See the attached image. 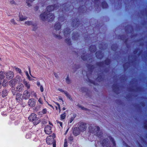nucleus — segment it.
I'll list each match as a JSON object with an SVG mask.
<instances>
[{
    "mask_svg": "<svg viewBox=\"0 0 147 147\" xmlns=\"http://www.w3.org/2000/svg\"><path fill=\"white\" fill-rule=\"evenodd\" d=\"M40 18L42 21H44L47 20L49 22H51L54 20L55 17L53 14L51 13H47V11H45L40 14Z\"/></svg>",
    "mask_w": 147,
    "mask_h": 147,
    "instance_id": "1",
    "label": "nucleus"
},
{
    "mask_svg": "<svg viewBox=\"0 0 147 147\" xmlns=\"http://www.w3.org/2000/svg\"><path fill=\"white\" fill-rule=\"evenodd\" d=\"M89 132L94 134L99 138H100L102 134V132L100 131V128L98 126H91L89 127Z\"/></svg>",
    "mask_w": 147,
    "mask_h": 147,
    "instance_id": "2",
    "label": "nucleus"
},
{
    "mask_svg": "<svg viewBox=\"0 0 147 147\" xmlns=\"http://www.w3.org/2000/svg\"><path fill=\"white\" fill-rule=\"evenodd\" d=\"M55 138V135L54 133L47 137L46 138L47 143L49 145L52 144L53 147H56V141L54 139Z\"/></svg>",
    "mask_w": 147,
    "mask_h": 147,
    "instance_id": "3",
    "label": "nucleus"
},
{
    "mask_svg": "<svg viewBox=\"0 0 147 147\" xmlns=\"http://www.w3.org/2000/svg\"><path fill=\"white\" fill-rule=\"evenodd\" d=\"M69 5V4H68L67 3H65L60 5V8L62 9L63 13H64L65 14V13H66V12L69 13L70 12V8L73 9V7H72L71 5Z\"/></svg>",
    "mask_w": 147,
    "mask_h": 147,
    "instance_id": "4",
    "label": "nucleus"
},
{
    "mask_svg": "<svg viewBox=\"0 0 147 147\" xmlns=\"http://www.w3.org/2000/svg\"><path fill=\"white\" fill-rule=\"evenodd\" d=\"M28 119L30 121L32 122L35 125H37L40 122L39 118L37 117L36 115L34 113H32L29 117Z\"/></svg>",
    "mask_w": 147,
    "mask_h": 147,
    "instance_id": "5",
    "label": "nucleus"
},
{
    "mask_svg": "<svg viewBox=\"0 0 147 147\" xmlns=\"http://www.w3.org/2000/svg\"><path fill=\"white\" fill-rule=\"evenodd\" d=\"M111 62V60L110 59H107L104 61H101L96 63V65L100 67H104V63L105 65H109Z\"/></svg>",
    "mask_w": 147,
    "mask_h": 147,
    "instance_id": "6",
    "label": "nucleus"
},
{
    "mask_svg": "<svg viewBox=\"0 0 147 147\" xmlns=\"http://www.w3.org/2000/svg\"><path fill=\"white\" fill-rule=\"evenodd\" d=\"M58 3L55 4L54 5H51L48 6L47 8V13H50V12L55 9H58L59 7Z\"/></svg>",
    "mask_w": 147,
    "mask_h": 147,
    "instance_id": "7",
    "label": "nucleus"
},
{
    "mask_svg": "<svg viewBox=\"0 0 147 147\" xmlns=\"http://www.w3.org/2000/svg\"><path fill=\"white\" fill-rule=\"evenodd\" d=\"M79 129L81 131H85L87 128L86 123L83 122L78 123Z\"/></svg>",
    "mask_w": 147,
    "mask_h": 147,
    "instance_id": "8",
    "label": "nucleus"
},
{
    "mask_svg": "<svg viewBox=\"0 0 147 147\" xmlns=\"http://www.w3.org/2000/svg\"><path fill=\"white\" fill-rule=\"evenodd\" d=\"M80 22L78 18L74 19L71 23L73 27L74 28H77L79 26L80 24Z\"/></svg>",
    "mask_w": 147,
    "mask_h": 147,
    "instance_id": "9",
    "label": "nucleus"
},
{
    "mask_svg": "<svg viewBox=\"0 0 147 147\" xmlns=\"http://www.w3.org/2000/svg\"><path fill=\"white\" fill-rule=\"evenodd\" d=\"M112 88L113 91L117 94H118L119 93V86L118 84H114L112 86Z\"/></svg>",
    "mask_w": 147,
    "mask_h": 147,
    "instance_id": "10",
    "label": "nucleus"
},
{
    "mask_svg": "<svg viewBox=\"0 0 147 147\" xmlns=\"http://www.w3.org/2000/svg\"><path fill=\"white\" fill-rule=\"evenodd\" d=\"M100 142L103 147L108 146L109 144V141L107 138L104 139L102 141H100Z\"/></svg>",
    "mask_w": 147,
    "mask_h": 147,
    "instance_id": "11",
    "label": "nucleus"
},
{
    "mask_svg": "<svg viewBox=\"0 0 147 147\" xmlns=\"http://www.w3.org/2000/svg\"><path fill=\"white\" fill-rule=\"evenodd\" d=\"M28 105L30 107H34L36 105V100L34 98H31L29 99L28 102Z\"/></svg>",
    "mask_w": 147,
    "mask_h": 147,
    "instance_id": "12",
    "label": "nucleus"
},
{
    "mask_svg": "<svg viewBox=\"0 0 147 147\" xmlns=\"http://www.w3.org/2000/svg\"><path fill=\"white\" fill-rule=\"evenodd\" d=\"M45 131L47 134H50L52 132L51 127L49 125H47L45 128Z\"/></svg>",
    "mask_w": 147,
    "mask_h": 147,
    "instance_id": "13",
    "label": "nucleus"
},
{
    "mask_svg": "<svg viewBox=\"0 0 147 147\" xmlns=\"http://www.w3.org/2000/svg\"><path fill=\"white\" fill-rule=\"evenodd\" d=\"M84 55V54L81 56V58L83 60L85 61L88 59L89 61H90V59H91V61H92V56H90L89 55Z\"/></svg>",
    "mask_w": 147,
    "mask_h": 147,
    "instance_id": "14",
    "label": "nucleus"
},
{
    "mask_svg": "<svg viewBox=\"0 0 147 147\" xmlns=\"http://www.w3.org/2000/svg\"><path fill=\"white\" fill-rule=\"evenodd\" d=\"M5 76L6 78L8 79H12L14 77L13 73L12 71H9L6 73Z\"/></svg>",
    "mask_w": 147,
    "mask_h": 147,
    "instance_id": "15",
    "label": "nucleus"
},
{
    "mask_svg": "<svg viewBox=\"0 0 147 147\" xmlns=\"http://www.w3.org/2000/svg\"><path fill=\"white\" fill-rule=\"evenodd\" d=\"M17 78V77L15 78L14 79L11 80L9 82V84L10 86L13 87L15 86L18 81Z\"/></svg>",
    "mask_w": 147,
    "mask_h": 147,
    "instance_id": "16",
    "label": "nucleus"
},
{
    "mask_svg": "<svg viewBox=\"0 0 147 147\" xmlns=\"http://www.w3.org/2000/svg\"><path fill=\"white\" fill-rule=\"evenodd\" d=\"M95 54L97 58L99 59H102L104 56V54L100 51H97Z\"/></svg>",
    "mask_w": 147,
    "mask_h": 147,
    "instance_id": "17",
    "label": "nucleus"
},
{
    "mask_svg": "<svg viewBox=\"0 0 147 147\" xmlns=\"http://www.w3.org/2000/svg\"><path fill=\"white\" fill-rule=\"evenodd\" d=\"M81 131L79 129V127H75L74 128L73 133V134L75 136H77L80 134V131Z\"/></svg>",
    "mask_w": 147,
    "mask_h": 147,
    "instance_id": "18",
    "label": "nucleus"
},
{
    "mask_svg": "<svg viewBox=\"0 0 147 147\" xmlns=\"http://www.w3.org/2000/svg\"><path fill=\"white\" fill-rule=\"evenodd\" d=\"M30 96L29 92L27 90H25L24 92L23 95L22 96L23 98L25 99L29 98Z\"/></svg>",
    "mask_w": 147,
    "mask_h": 147,
    "instance_id": "19",
    "label": "nucleus"
},
{
    "mask_svg": "<svg viewBox=\"0 0 147 147\" xmlns=\"http://www.w3.org/2000/svg\"><path fill=\"white\" fill-rule=\"evenodd\" d=\"M86 67L88 69V71L90 72V74H91L94 68V65H93L87 64L86 65Z\"/></svg>",
    "mask_w": 147,
    "mask_h": 147,
    "instance_id": "20",
    "label": "nucleus"
},
{
    "mask_svg": "<svg viewBox=\"0 0 147 147\" xmlns=\"http://www.w3.org/2000/svg\"><path fill=\"white\" fill-rule=\"evenodd\" d=\"M71 32L70 29L67 28H65L64 30V34L65 37L68 36V35H69Z\"/></svg>",
    "mask_w": 147,
    "mask_h": 147,
    "instance_id": "21",
    "label": "nucleus"
},
{
    "mask_svg": "<svg viewBox=\"0 0 147 147\" xmlns=\"http://www.w3.org/2000/svg\"><path fill=\"white\" fill-rule=\"evenodd\" d=\"M24 88V86L23 84L19 83L18 84V86L15 88L19 92H21L22 90Z\"/></svg>",
    "mask_w": 147,
    "mask_h": 147,
    "instance_id": "22",
    "label": "nucleus"
},
{
    "mask_svg": "<svg viewBox=\"0 0 147 147\" xmlns=\"http://www.w3.org/2000/svg\"><path fill=\"white\" fill-rule=\"evenodd\" d=\"M89 50L90 52L94 53L96 51V47L95 45H91L89 47Z\"/></svg>",
    "mask_w": 147,
    "mask_h": 147,
    "instance_id": "23",
    "label": "nucleus"
},
{
    "mask_svg": "<svg viewBox=\"0 0 147 147\" xmlns=\"http://www.w3.org/2000/svg\"><path fill=\"white\" fill-rule=\"evenodd\" d=\"M61 25L60 24V23L59 22H56L54 26V28H55V29L56 30H59L61 28Z\"/></svg>",
    "mask_w": 147,
    "mask_h": 147,
    "instance_id": "24",
    "label": "nucleus"
},
{
    "mask_svg": "<svg viewBox=\"0 0 147 147\" xmlns=\"http://www.w3.org/2000/svg\"><path fill=\"white\" fill-rule=\"evenodd\" d=\"M79 37V34L78 32L73 33L72 34V38L75 40L78 39Z\"/></svg>",
    "mask_w": 147,
    "mask_h": 147,
    "instance_id": "25",
    "label": "nucleus"
},
{
    "mask_svg": "<svg viewBox=\"0 0 147 147\" xmlns=\"http://www.w3.org/2000/svg\"><path fill=\"white\" fill-rule=\"evenodd\" d=\"M104 76L102 74L101 75L99 74L97 78L96 79V80L100 82L104 80Z\"/></svg>",
    "mask_w": 147,
    "mask_h": 147,
    "instance_id": "26",
    "label": "nucleus"
},
{
    "mask_svg": "<svg viewBox=\"0 0 147 147\" xmlns=\"http://www.w3.org/2000/svg\"><path fill=\"white\" fill-rule=\"evenodd\" d=\"M8 94V92L7 90L6 89L3 90L2 93V96L3 97H4L7 95Z\"/></svg>",
    "mask_w": 147,
    "mask_h": 147,
    "instance_id": "27",
    "label": "nucleus"
},
{
    "mask_svg": "<svg viewBox=\"0 0 147 147\" xmlns=\"http://www.w3.org/2000/svg\"><path fill=\"white\" fill-rule=\"evenodd\" d=\"M19 17L20 18V20L21 21H22L25 20L27 19V17L26 16H24L22 15L21 13H20L19 14Z\"/></svg>",
    "mask_w": 147,
    "mask_h": 147,
    "instance_id": "28",
    "label": "nucleus"
},
{
    "mask_svg": "<svg viewBox=\"0 0 147 147\" xmlns=\"http://www.w3.org/2000/svg\"><path fill=\"white\" fill-rule=\"evenodd\" d=\"M22 95L20 93L17 94V95H16V99L18 102L22 100Z\"/></svg>",
    "mask_w": 147,
    "mask_h": 147,
    "instance_id": "29",
    "label": "nucleus"
},
{
    "mask_svg": "<svg viewBox=\"0 0 147 147\" xmlns=\"http://www.w3.org/2000/svg\"><path fill=\"white\" fill-rule=\"evenodd\" d=\"M23 83L25 86L27 88V89H29L30 88V85L29 84V82H27L25 80H24L23 81Z\"/></svg>",
    "mask_w": 147,
    "mask_h": 147,
    "instance_id": "30",
    "label": "nucleus"
},
{
    "mask_svg": "<svg viewBox=\"0 0 147 147\" xmlns=\"http://www.w3.org/2000/svg\"><path fill=\"white\" fill-rule=\"evenodd\" d=\"M108 138L113 144V146H116V144L114 139L111 136H109Z\"/></svg>",
    "mask_w": 147,
    "mask_h": 147,
    "instance_id": "31",
    "label": "nucleus"
},
{
    "mask_svg": "<svg viewBox=\"0 0 147 147\" xmlns=\"http://www.w3.org/2000/svg\"><path fill=\"white\" fill-rule=\"evenodd\" d=\"M118 48V46L117 44H114L112 45L111 46V49L114 51H115Z\"/></svg>",
    "mask_w": 147,
    "mask_h": 147,
    "instance_id": "32",
    "label": "nucleus"
},
{
    "mask_svg": "<svg viewBox=\"0 0 147 147\" xmlns=\"http://www.w3.org/2000/svg\"><path fill=\"white\" fill-rule=\"evenodd\" d=\"M101 4L102 5V7L103 8H107L108 7V5L107 4L105 1H103L102 3Z\"/></svg>",
    "mask_w": 147,
    "mask_h": 147,
    "instance_id": "33",
    "label": "nucleus"
},
{
    "mask_svg": "<svg viewBox=\"0 0 147 147\" xmlns=\"http://www.w3.org/2000/svg\"><path fill=\"white\" fill-rule=\"evenodd\" d=\"M129 64L128 63H125L123 65V67L125 71L129 67V65H128Z\"/></svg>",
    "mask_w": 147,
    "mask_h": 147,
    "instance_id": "34",
    "label": "nucleus"
},
{
    "mask_svg": "<svg viewBox=\"0 0 147 147\" xmlns=\"http://www.w3.org/2000/svg\"><path fill=\"white\" fill-rule=\"evenodd\" d=\"M120 38L125 42H126L127 40V39H126V36L124 35H121L120 36Z\"/></svg>",
    "mask_w": 147,
    "mask_h": 147,
    "instance_id": "35",
    "label": "nucleus"
},
{
    "mask_svg": "<svg viewBox=\"0 0 147 147\" xmlns=\"http://www.w3.org/2000/svg\"><path fill=\"white\" fill-rule=\"evenodd\" d=\"M5 77V74L3 71H0V80L3 79Z\"/></svg>",
    "mask_w": 147,
    "mask_h": 147,
    "instance_id": "36",
    "label": "nucleus"
},
{
    "mask_svg": "<svg viewBox=\"0 0 147 147\" xmlns=\"http://www.w3.org/2000/svg\"><path fill=\"white\" fill-rule=\"evenodd\" d=\"M18 92H19L15 88L12 89V93L13 96L17 95V94L19 93Z\"/></svg>",
    "mask_w": 147,
    "mask_h": 147,
    "instance_id": "37",
    "label": "nucleus"
},
{
    "mask_svg": "<svg viewBox=\"0 0 147 147\" xmlns=\"http://www.w3.org/2000/svg\"><path fill=\"white\" fill-rule=\"evenodd\" d=\"M25 24L28 25H32L34 26V24L31 21H28L25 22Z\"/></svg>",
    "mask_w": 147,
    "mask_h": 147,
    "instance_id": "38",
    "label": "nucleus"
},
{
    "mask_svg": "<svg viewBox=\"0 0 147 147\" xmlns=\"http://www.w3.org/2000/svg\"><path fill=\"white\" fill-rule=\"evenodd\" d=\"M65 42L69 45H71V39L69 38H66L65 40Z\"/></svg>",
    "mask_w": 147,
    "mask_h": 147,
    "instance_id": "39",
    "label": "nucleus"
},
{
    "mask_svg": "<svg viewBox=\"0 0 147 147\" xmlns=\"http://www.w3.org/2000/svg\"><path fill=\"white\" fill-rule=\"evenodd\" d=\"M66 116V113L65 112L63 114H62L61 115V120H63L64 119Z\"/></svg>",
    "mask_w": 147,
    "mask_h": 147,
    "instance_id": "40",
    "label": "nucleus"
},
{
    "mask_svg": "<svg viewBox=\"0 0 147 147\" xmlns=\"http://www.w3.org/2000/svg\"><path fill=\"white\" fill-rule=\"evenodd\" d=\"M15 68L16 71L18 72L20 74H22V71L18 67H15Z\"/></svg>",
    "mask_w": 147,
    "mask_h": 147,
    "instance_id": "41",
    "label": "nucleus"
},
{
    "mask_svg": "<svg viewBox=\"0 0 147 147\" xmlns=\"http://www.w3.org/2000/svg\"><path fill=\"white\" fill-rule=\"evenodd\" d=\"M65 18V17H64V16H63L62 17H60L59 18V20L61 22H63L64 21Z\"/></svg>",
    "mask_w": 147,
    "mask_h": 147,
    "instance_id": "42",
    "label": "nucleus"
},
{
    "mask_svg": "<svg viewBox=\"0 0 147 147\" xmlns=\"http://www.w3.org/2000/svg\"><path fill=\"white\" fill-rule=\"evenodd\" d=\"M7 82L6 80H4L2 84V86L3 87L6 86L7 85Z\"/></svg>",
    "mask_w": 147,
    "mask_h": 147,
    "instance_id": "43",
    "label": "nucleus"
},
{
    "mask_svg": "<svg viewBox=\"0 0 147 147\" xmlns=\"http://www.w3.org/2000/svg\"><path fill=\"white\" fill-rule=\"evenodd\" d=\"M82 110H87V109L84 108V107L82 106L79 104H78L77 105Z\"/></svg>",
    "mask_w": 147,
    "mask_h": 147,
    "instance_id": "44",
    "label": "nucleus"
},
{
    "mask_svg": "<svg viewBox=\"0 0 147 147\" xmlns=\"http://www.w3.org/2000/svg\"><path fill=\"white\" fill-rule=\"evenodd\" d=\"M64 94H65L66 96L69 99L71 98L70 95L66 91H65V92H64Z\"/></svg>",
    "mask_w": 147,
    "mask_h": 147,
    "instance_id": "45",
    "label": "nucleus"
},
{
    "mask_svg": "<svg viewBox=\"0 0 147 147\" xmlns=\"http://www.w3.org/2000/svg\"><path fill=\"white\" fill-rule=\"evenodd\" d=\"M31 134L30 133H27L26 136V138L28 139L31 137Z\"/></svg>",
    "mask_w": 147,
    "mask_h": 147,
    "instance_id": "46",
    "label": "nucleus"
},
{
    "mask_svg": "<svg viewBox=\"0 0 147 147\" xmlns=\"http://www.w3.org/2000/svg\"><path fill=\"white\" fill-rule=\"evenodd\" d=\"M64 147H67V141L66 139H65L64 140Z\"/></svg>",
    "mask_w": 147,
    "mask_h": 147,
    "instance_id": "47",
    "label": "nucleus"
},
{
    "mask_svg": "<svg viewBox=\"0 0 147 147\" xmlns=\"http://www.w3.org/2000/svg\"><path fill=\"white\" fill-rule=\"evenodd\" d=\"M54 36L55 38H57L58 39H61L62 38L61 36L59 35H56L55 34H54Z\"/></svg>",
    "mask_w": 147,
    "mask_h": 147,
    "instance_id": "48",
    "label": "nucleus"
},
{
    "mask_svg": "<svg viewBox=\"0 0 147 147\" xmlns=\"http://www.w3.org/2000/svg\"><path fill=\"white\" fill-rule=\"evenodd\" d=\"M66 81L67 83V84H69L70 83V80L69 79V76H68L66 79Z\"/></svg>",
    "mask_w": 147,
    "mask_h": 147,
    "instance_id": "49",
    "label": "nucleus"
},
{
    "mask_svg": "<svg viewBox=\"0 0 147 147\" xmlns=\"http://www.w3.org/2000/svg\"><path fill=\"white\" fill-rule=\"evenodd\" d=\"M86 76H87V78H88V79L89 82H90V83H92V84H94L95 85L94 82V81H93L89 79V78H88V74H86Z\"/></svg>",
    "mask_w": 147,
    "mask_h": 147,
    "instance_id": "50",
    "label": "nucleus"
},
{
    "mask_svg": "<svg viewBox=\"0 0 147 147\" xmlns=\"http://www.w3.org/2000/svg\"><path fill=\"white\" fill-rule=\"evenodd\" d=\"M10 22L11 23L13 24L14 25H16L17 23L15 22V20L13 19H12L11 20Z\"/></svg>",
    "mask_w": 147,
    "mask_h": 147,
    "instance_id": "51",
    "label": "nucleus"
},
{
    "mask_svg": "<svg viewBox=\"0 0 147 147\" xmlns=\"http://www.w3.org/2000/svg\"><path fill=\"white\" fill-rule=\"evenodd\" d=\"M125 75H122L121 76L120 78H121V80H125L126 79L125 78Z\"/></svg>",
    "mask_w": 147,
    "mask_h": 147,
    "instance_id": "52",
    "label": "nucleus"
},
{
    "mask_svg": "<svg viewBox=\"0 0 147 147\" xmlns=\"http://www.w3.org/2000/svg\"><path fill=\"white\" fill-rule=\"evenodd\" d=\"M47 110L46 109H43L42 111V113L43 114H45L47 113Z\"/></svg>",
    "mask_w": 147,
    "mask_h": 147,
    "instance_id": "53",
    "label": "nucleus"
},
{
    "mask_svg": "<svg viewBox=\"0 0 147 147\" xmlns=\"http://www.w3.org/2000/svg\"><path fill=\"white\" fill-rule=\"evenodd\" d=\"M68 139L70 141L72 142L73 140V137L71 136L69 137Z\"/></svg>",
    "mask_w": 147,
    "mask_h": 147,
    "instance_id": "54",
    "label": "nucleus"
},
{
    "mask_svg": "<svg viewBox=\"0 0 147 147\" xmlns=\"http://www.w3.org/2000/svg\"><path fill=\"white\" fill-rule=\"evenodd\" d=\"M144 128L146 129H147V124H146V123H144V125L143 126Z\"/></svg>",
    "mask_w": 147,
    "mask_h": 147,
    "instance_id": "55",
    "label": "nucleus"
},
{
    "mask_svg": "<svg viewBox=\"0 0 147 147\" xmlns=\"http://www.w3.org/2000/svg\"><path fill=\"white\" fill-rule=\"evenodd\" d=\"M136 90L137 91H140L141 90V88L140 87H137L136 88Z\"/></svg>",
    "mask_w": 147,
    "mask_h": 147,
    "instance_id": "56",
    "label": "nucleus"
},
{
    "mask_svg": "<svg viewBox=\"0 0 147 147\" xmlns=\"http://www.w3.org/2000/svg\"><path fill=\"white\" fill-rule=\"evenodd\" d=\"M74 117H71V118L69 120V123H71V122H72V121L74 120Z\"/></svg>",
    "mask_w": 147,
    "mask_h": 147,
    "instance_id": "57",
    "label": "nucleus"
},
{
    "mask_svg": "<svg viewBox=\"0 0 147 147\" xmlns=\"http://www.w3.org/2000/svg\"><path fill=\"white\" fill-rule=\"evenodd\" d=\"M138 49H135L134 51H133V53L134 54H136L138 52Z\"/></svg>",
    "mask_w": 147,
    "mask_h": 147,
    "instance_id": "58",
    "label": "nucleus"
},
{
    "mask_svg": "<svg viewBox=\"0 0 147 147\" xmlns=\"http://www.w3.org/2000/svg\"><path fill=\"white\" fill-rule=\"evenodd\" d=\"M38 101L39 102V103L41 104H43L42 101V100L40 98H39V100H38Z\"/></svg>",
    "mask_w": 147,
    "mask_h": 147,
    "instance_id": "59",
    "label": "nucleus"
},
{
    "mask_svg": "<svg viewBox=\"0 0 147 147\" xmlns=\"http://www.w3.org/2000/svg\"><path fill=\"white\" fill-rule=\"evenodd\" d=\"M40 91L41 92H43L44 89H43V86L42 85L40 86Z\"/></svg>",
    "mask_w": 147,
    "mask_h": 147,
    "instance_id": "60",
    "label": "nucleus"
},
{
    "mask_svg": "<svg viewBox=\"0 0 147 147\" xmlns=\"http://www.w3.org/2000/svg\"><path fill=\"white\" fill-rule=\"evenodd\" d=\"M55 103L59 107V110L60 111L61 110H60V105L57 102H56Z\"/></svg>",
    "mask_w": 147,
    "mask_h": 147,
    "instance_id": "61",
    "label": "nucleus"
},
{
    "mask_svg": "<svg viewBox=\"0 0 147 147\" xmlns=\"http://www.w3.org/2000/svg\"><path fill=\"white\" fill-rule=\"evenodd\" d=\"M10 3L11 4H15V2L14 0H11L10 1Z\"/></svg>",
    "mask_w": 147,
    "mask_h": 147,
    "instance_id": "62",
    "label": "nucleus"
},
{
    "mask_svg": "<svg viewBox=\"0 0 147 147\" xmlns=\"http://www.w3.org/2000/svg\"><path fill=\"white\" fill-rule=\"evenodd\" d=\"M142 50H141V51H140L139 52V53L138 54V56H140L141 55V54L142 53Z\"/></svg>",
    "mask_w": 147,
    "mask_h": 147,
    "instance_id": "63",
    "label": "nucleus"
},
{
    "mask_svg": "<svg viewBox=\"0 0 147 147\" xmlns=\"http://www.w3.org/2000/svg\"><path fill=\"white\" fill-rule=\"evenodd\" d=\"M2 115L4 116H6V114L5 112H2L1 113Z\"/></svg>",
    "mask_w": 147,
    "mask_h": 147,
    "instance_id": "64",
    "label": "nucleus"
}]
</instances>
